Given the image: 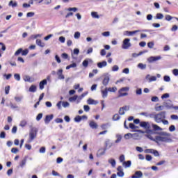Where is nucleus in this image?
I'll use <instances>...</instances> for the list:
<instances>
[{
    "label": "nucleus",
    "instance_id": "nucleus-1",
    "mask_svg": "<svg viewBox=\"0 0 178 178\" xmlns=\"http://www.w3.org/2000/svg\"><path fill=\"white\" fill-rule=\"evenodd\" d=\"M160 136H156L155 137V143L157 144L159 143H172V139L170 137V134L168 132H160Z\"/></svg>",
    "mask_w": 178,
    "mask_h": 178
},
{
    "label": "nucleus",
    "instance_id": "nucleus-2",
    "mask_svg": "<svg viewBox=\"0 0 178 178\" xmlns=\"http://www.w3.org/2000/svg\"><path fill=\"white\" fill-rule=\"evenodd\" d=\"M166 119V112L161 111L159 113L156 114V123H162V120Z\"/></svg>",
    "mask_w": 178,
    "mask_h": 178
},
{
    "label": "nucleus",
    "instance_id": "nucleus-3",
    "mask_svg": "<svg viewBox=\"0 0 178 178\" xmlns=\"http://www.w3.org/2000/svg\"><path fill=\"white\" fill-rule=\"evenodd\" d=\"M37 128H32L29 132V139L28 143H32V141L37 137Z\"/></svg>",
    "mask_w": 178,
    "mask_h": 178
},
{
    "label": "nucleus",
    "instance_id": "nucleus-4",
    "mask_svg": "<svg viewBox=\"0 0 178 178\" xmlns=\"http://www.w3.org/2000/svg\"><path fill=\"white\" fill-rule=\"evenodd\" d=\"M65 10H67V12H70L67 13V15H65V19H69L70 16H73V13L72 12L76 13L77 10H79V9L76 7H73V8H65Z\"/></svg>",
    "mask_w": 178,
    "mask_h": 178
},
{
    "label": "nucleus",
    "instance_id": "nucleus-5",
    "mask_svg": "<svg viewBox=\"0 0 178 178\" xmlns=\"http://www.w3.org/2000/svg\"><path fill=\"white\" fill-rule=\"evenodd\" d=\"M131 47V43H130V39L125 38L122 42V49H129Z\"/></svg>",
    "mask_w": 178,
    "mask_h": 178
},
{
    "label": "nucleus",
    "instance_id": "nucleus-6",
    "mask_svg": "<svg viewBox=\"0 0 178 178\" xmlns=\"http://www.w3.org/2000/svg\"><path fill=\"white\" fill-rule=\"evenodd\" d=\"M162 59V56H150L147 58V62L149 63H152L154 62H156L157 60H161Z\"/></svg>",
    "mask_w": 178,
    "mask_h": 178
},
{
    "label": "nucleus",
    "instance_id": "nucleus-7",
    "mask_svg": "<svg viewBox=\"0 0 178 178\" xmlns=\"http://www.w3.org/2000/svg\"><path fill=\"white\" fill-rule=\"evenodd\" d=\"M140 30H136L134 31H126L124 32V35H127V37H131L134 35V34H136V33H140Z\"/></svg>",
    "mask_w": 178,
    "mask_h": 178
},
{
    "label": "nucleus",
    "instance_id": "nucleus-8",
    "mask_svg": "<svg viewBox=\"0 0 178 178\" xmlns=\"http://www.w3.org/2000/svg\"><path fill=\"white\" fill-rule=\"evenodd\" d=\"M124 137L125 140H130V138H134L135 137H138V134H132L128 133V134H126Z\"/></svg>",
    "mask_w": 178,
    "mask_h": 178
},
{
    "label": "nucleus",
    "instance_id": "nucleus-9",
    "mask_svg": "<svg viewBox=\"0 0 178 178\" xmlns=\"http://www.w3.org/2000/svg\"><path fill=\"white\" fill-rule=\"evenodd\" d=\"M52 119H54L53 114L46 115L44 118L45 124H49V122H51V120H52Z\"/></svg>",
    "mask_w": 178,
    "mask_h": 178
},
{
    "label": "nucleus",
    "instance_id": "nucleus-10",
    "mask_svg": "<svg viewBox=\"0 0 178 178\" xmlns=\"http://www.w3.org/2000/svg\"><path fill=\"white\" fill-rule=\"evenodd\" d=\"M146 80L148 81L149 83H152V81H156V76H152L149 74H147L145 77Z\"/></svg>",
    "mask_w": 178,
    "mask_h": 178
},
{
    "label": "nucleus",
    "instance_id": "nucleus-11",
    "mask_svg": "<svg viewBox=\"0 0 178 178\" xmlns=\"http://www.w3.org/2000/svg\"><path fill=\"white\" fill-rule=\"evenodd\" d=\"M63 70L60 69L58 70L57 75L58 76L59 80H65V75L63 74Z\"/></svg>",
    "mask_w": 178,
    "mask_h": 178
},
{
    "label": "nucleus",
    "instance_id": "nucleus-12",
    "mask_svg": "<svg viewBox=\"0 0 178 178\" xmlns=\"http://www.w3.org/2000/svg\"><path fill=\"white\" fill-rule=\"evenodd\" d=\"M110 80H111V78L109 77V76H104L103 81H102L103 86H104V87H106V86H108V84H109Z\"/></svg>",
    "mask_w": 178,
    "mask_h": 178
},
{
    "label": "nucleus",
    "instance_id": "nucleus-13",
    "mask_svg": "<svg viewBox=\"0 0 178 178\" xmlns=\"http://www.w3.org/2000/svg\"><path fill=\"white\" fill-rule=\"evenodd\" d=\"M140 127H143V129H149V122L143 121L140 122Z\"/></svg>",
    "mask_w": 178,
    "mask_h": 178
},
{
    "label": "nucleus",
    "instance_id": "nucleus-14",
    "mask_svg": "<svg viewBox=\"0 0 178 178\" xmlns=\"http://www.w3.org/2000/svg\"><path fill=\"white\" fill-rule=\"evenodd\" d=\"M106 66H108V63H106V61H102L97 63V67H99V69L106 67Z\"/></svg>",
    "mask_w": 178,
    "mask_h": 178
},
{
    "label": "nucleus",
    "instance_id": "nucleus-15",
    "mask_svg": "<svg viewBox=\"0 0 178 178\" xmlns=\"http://www.w3.org/2000/svg\"><path fill=\"white\" fill-rule=\"evenodd\" d=\"M101 94L102 98L105 99L108 97V89L106 87L104 88V90H101Z\"/></svg>",
    "mask_w": 178,
    "mask_h": 178
},
{
    "label": "nucleus",
    "instance_id": "nucleus-16",
    "mask_svg": "<svg viewBox=\"0 0 178 178\" xmlns=\"http://www.w3.org/2000/svg\"><path fill=\"white\" fill-rule=\"evenodd\" d=\"M143 177V172L136 171L134 175H132L131 178H142Z\"/></svg>",
    "mask_w": 178,
    "mask_h": 178
},
{
    "label": "nucleus",
    "instance_id": "nucleus-17",
    "mask_svg": "<svg viewBox=\"0 0 178 178\" xmlns=\"http://www.w3.org/2000/svg\"><path fill=\"white\" fill-rule=\"evenodd\" d=\"M105 145H106L105 148H106V149H109V148L113 146V143L111 142L110 140H107L105 142Z\"/></svg>",
    "mask_w": 178,
    "mask_h": 178
},
{
    "label": "nucleus",
    "instance_id": "nucleus-18",
    "mask_svg": "<svg viewBox=\"0 0 178 178\" xmlns=\"http://www.w3.org/2000/svg\"><path fill=\"white\" fill-rule=\"evenodd\" d=\"M24 81H26L28 83H33L34 81V79H31V77L29 75H25L23 78Z\"/></svg>",
    "mask_w": 178,
    "mask_h": 178
},
{
    "label": "nucleus",
    "instance_id": "nucleus-19",
    "mask_svg": "<svg viewBox=\"0 0 178 178\" xmlns=\"http://www.w3.org/2000/svg\"><path fill=\"white\" fill-rule=\"evenodd\" d=\"M47 86V79H44L39 83L40 90H44V86Z\"/></svg>",
    "mask_w": 178,
    "mask_h": 178
},
{
    "label": "nucleus",
    "instance_id": "nucleus-20",
    "mask_svg": "<svg viewBox=\"0 0 178 178\" xmlns=\"http://www.w3.org/2000/svg\"><path fill=\"white\" fill-rule=\"evenodd\" d=\"M89 126L91 129H98V124H97L94 121H90L89 123Z\"/></svg>",
    "mask_w": 178,
    "mask_h": 178
},
{
    "label": "nucleus",
    "instance_id": "nucleus-21",
    "mask_svg": "<svg viewBox=\"0 0 178 178\" xmlns=\"http://www.w3.org/2000/svg\"><path fill=\"white\" fill-rule=\"evenodd\" d=\"M147 52H148V51L145 50L143 51H140L138 54L133 53L132 56L133 58H137V56H140V55H143V54H146Z\"/></svg>",
    "mask_w": 178,
    "mask_h": 178
},
{
    "label": "nucleus",
    "instance_id": "nucleus-22",
    "mask_svg": "<svg viewBox=\"0 0 178 178\" xmlns=\"http://www.w3.org/2000/svg\"><path fill=\"white\" fill-rule=\"evenodd\" d=\"M122 166L125 168H130L131 166V161H124L122 163Z\"/></svg>",
    "mask_w": 178,
    "mask_h": 178
},
{
    "label": "nucleus",
    "instance_id": "nucleus-23",
    "mask_svg": "<svg viewBox=\"0 0 178 178\" xmlns=\"http://www.w3.org/2000/svg\"><path fill=\"white\" fill-rule=\"evenodd\" d=\"M36 44L41 48H44V47H45V43L42 42L40 39L36 40Z\"/></svg>",
    "mask_w": 178,
    "mask_h": 178
},
{
    "label": "nucleus",
    "instance_id": "nucleus-24",
    "mask_svg": "<svg viewBox=\"0 0 178 178\" xmlns=\"http://www.w3.org/2000/svg\"><path fill=\"white\" fill-rule=\"evenodd\" d=\"M117 140L115 141V144H119V143H120V141H122V138H123V136H122V135L118 134L115 136Z\"/></svg>",
    "mask_w": 178,
    "mask_h": 178
},
{
    "label": "nucleus",
    "instance_id": "nucleus-25",
    "mask_svg": "<svg viewBox=\"0 0 178 178\" xmlns=\"http://www.w3.org/2000/svg\"><path fill=\"white\" fill-rule=\"evenodd\" d=\"M88 62H91V59L90 58H86L85 59L83 63H82V65L83 66V67H88Z\"/></svg>",
    "mask_w": 178,
    "mask_h": 178
},
{
    "label": "nucleus",
    "instance_id": "nucleus-26",
    "mask_svg": "<svg viewBox=\"0 0 178 178\" xmlns=\"http://www.w3.org/2000/svg\"><path fill=\"white\" fill-rule=\"evenodd\" d=\"M26 162H27V156L24 157L23 159V160L20 162V163H19L20 168H24V166L26 165Z\"/></svg>",
    "mask_w": 178,
    "mask_h": 178
},
{
    "label": "nucleus",
    "instance_id": "nucleus-27",
    "mask_svg": "<svg viewBox=\"0 0 178 178\" xmlns=\"http://www.w3.org/2000/svg\"><path fill=\"white\" fill-rule=\"evenodd\" d=\"M106 151V148L99 149L97 152V156H102V155H105Z\"/></svg>",
    "mask_w": 178,
    "mask_h": 178
},
{
    "label": "nucleus",
    "instance_id": "nucleus-28",
    "mask_svg": "<svg viewBox=\"0 0 178 178\" xmlns=\"http://www.w3.org/2000/svg\"><path fill=\"white\" fill-rule=\"evenodd\" d=\"M107 88V90L108 91V92H116V91H118V88H116V86H114V87H106Z\"/></svg>",
    "mask_w": 178,
    "mask_h": 178
},
{
    "label": "nucleus",
    "instance_id": "nucleus-29",
    "mask_svg": "<svg viewBox=\"0 0 178 178\" xmlns=\"http://www.w3.org/2000/svg\"><path fill=\"white\" fill-rule=\"evenodd\" d=\"M152 127H153V129L155 130V131H162V128H161L159 126L155 124H152Z\"/></svg>",
    "mask_w": 178,
    "mask_h": 178
},
{
    "label": "nucleus",
    "instance_id": "nucleus-30",
    "mask_svg": "<svg viewBox=\"0 0 178 178\" xmlns=\"http://www.w3.org/2000/svg\"><path fill=\"white\" fill-rule=\"evenodd\" d=\"M29 92H35L37 91V86L35 85L31 86V87L29 89Z\"/></svg>",
    "mask_w": 178,
    "mask_h": 178
},
{
    "label": "nucleus",
    "instance_id": "nucleus-31",
    "mask_svg": "<svg viewBox=\"0 0 178 178\" xmlns=\"http://www.w3.org/2000/svg\"><path fill=\"white\" fill-rule=\"evenodd\" d=\"M91 16L93 19H99V15H98V13L95 11L91 13Z\"/></svg>",
    "mask_w": 178,
    "mask_h": 178
},
{
    "label": "nucleus",
    "instance_id": "nucleus-32",
    "mask_svg": "<svg viewBox=\"0 0 178 178\" xmlns=\"http://www.w3.org/2000/svg\"><path fill=\"white\" fill-rule=\"evenodd\" d=\"M108 163H111L113 168H115V166H116V161H115V159H108Z\"/></svg>",
    "mask_w": 178,
    "mask_h": 178
},
{
    "label": "nucleus",
    "instance_id": "nucleus-33",
    "mask_svg": "<svg viewBox=\"0 0 178 178\" xmlns=\"http://www.w3.org/2000/svg\"><path fill=\"white\" fill-rule=\"evenodd\" d=\"M88 105H96L97 104V102H95V100L90 98L88 99L87 101Z\"/></svg>",
    "mask_w": 178,
    "mask_h": 178
},
{
    "label": "nucleus",
    "instance_id": "nucleus-34",
    "mask_svg": "<svg viewBox=\"0 0 178 178\" xmlns=\"http://www.w3.org/2000/svg\"><path fill=\"white\" fill-rule=\"evenodd\" d=\"M41 37H42V34L32 35H31L30 39L31 40H35V39H37L38 38H41Z\"/></svg>",
    "mask_w": 178,
    "mask_h": 178
},
{
    "label": "nucleus",
    "instance_id": "nucleus-35",
    "mask_svg": "<svg viewBox=\"0 0 178 178\" xmlns=\"http://www.w3.org/2000/svg\"><path fill=\"white\" fill-rule=\"evenodd\" d=\"M118 94H119L118 95L119 98H120L121 97H126L129 95V93L123 92L122 91H120V90L118 91Z\"/></svg>",
    "mask_w": 178,
    "mask_h": 178
},
{
    "label": "nucleus",
    "instance_id": "nucleus-36",
    "mask_svg": "<svg viewBox=\"0 0 178 178\" xmlns=\"http://www.w3.org/2000/svg\"><path fill=\"white\" fill-rule=\"evenodd\" d=\"M8 6H12V8H16V6H17V2H13V1H10L8 3Z\"/></svg>",
    "mask_w": 178,
    "mask_h": 178
},
{
    "label": "nucleus",
    "instance_id": "nucleus-37",
    "mask_svg": "<svg viewBox=\"0 0 178 178\" xmlns=\"http://www.w3.org/2000/svg\"><path fill=\"white\" fill-rule=\"evenodd\" d=\"M138 67L141 69V70H144L145 69H147V64L139 63Z\"/></svg>",
    "mask_w": 178,
    "mask_h": 178
},
{
    "label": "nucleus",
    "instance_id": "nucleus-38",
    "mask_svg": "<svg viewBox=\"0 0 178 178\" xmlns=\"http://www.w3.org/2000/svg\"><path fill=\"white\" fill-rule=\"evenodd\" d=\"M156 19H157L158 20H162V19H163V14H162V13H157L156 15Z\"/></svg>",
    "mask_w": 178,
    "mask_h": 178
},
{
    "label": "nucleus",
    "instance_id": "nucleus-39",
    "mask_svg": "<svg viewBox=\"0 0 178 178\" xmlns=\"http://www.w3.org/2000/svg\"><path fill=\"white\" fill-rule=\"evenodd\" d=\"M79 98L78 95H74V97H71L69 98L70 102H74Z\"/></svg>",
    "mask_w": 178,
    "mask_h": 178
},
{
    "label": "nucleus",
    "instance_id": "nucleus-40",
    "mask_svg": "<svg viewBox=\"0 0 178 178\" xmlns=\"http://www.w3.org/2000/svg\"><path fill=\"white\" fill-rule=\"evenodd\" d=\"M27 124V121H26V120H23L20 122L19 123V126L21 127H26V125Z\"/></svg>",
    "mask_w": 178,
    "mask_h": 178
},
{
    "label": "nucleus",
    "instance_id": "nucleus-41",
    "mask_svg": "<svg viewBox=\"0 0 178 178\" xmlns=\"http://www.w3.org/2000/svg\"><path fill=\"white\" fill-rule=\"evenodd\" d=\"M140 127L138 126H136L133 123L129 124V129H131L132 130H136V129H139Z\"/></svg>",
    "mask_w": 178,
    "mask_h": 178
},
{
    "label": "nucleus",
    "instance_id": "nucleus-42",
    "mask_svg": "<svg viewBox=\"0 0 178 178\" xmlns=\"http://www.w3.org/2000/svg\"><path fill=\"white\" fill-rule=\"evenodd\" d=\"M74 122H76V123H80V122H81V116L80 115H76L74 118Z\"/></svg>",
    "mask_w": 178,
    "mask_h": 178
},
{
    "label": "nucleus",
    "instance_id": "nucleus-43",
    "mask_svg": "<svg viewBox=\"0 0 178 178\" xmlns=\"http://www.w3.org/2000/svg\"><path fill=\"white\" fill-rule=\"evenodd\" d=\"M136 95H141L143 94V89L138 88L136 90Z\"/></svg>",
    "mask_w": 178,
    "mask_h": 178
},
{
    "label": "nucleus",
    "instance_id": "nucleus-44",
    "mask_svg": "<svg viewBox=\"0 0 178 178\" xmlns=\"http://www.w3.org/2000/svg\"><path fill=\"white\" fill-rule=\"evenodd\" d=\"M120 119V115L119 114H115L113 117V120L116 122L117 120H119Z\"/></svg>",
    "mask_w": 178,
    "mask_h": 178
},
{
    "label": "nucleus",
    "instance_id": "nucleus-45",
    "mask_svg": "<svg viewBox=\"0 0 178 178\" xmlns=\"http://www.w3.org/2000/svg\"><path fill=\"white\" fill-rule=\"evenodd\" d=\"M149 118H151L152 119H154V120H155L156 118V113L155 112L149 113Z\"/></svg>",
    "mask_w": 178,
    "mask_h": 178
},
{
    "label": "nucleus",
    "instance_id": "nucleus-46",
    "mask_svg": "<svg viewBox=\"0 0 178 178\" xmlns=\"http://www.w3.org/2000/svg\"><path fill=\"white\" fill-rule=\"evenodd\" d=\"M22 52H23V49L19 48L18 50H17L15 53V56H17L18 55H20V54H22Z\"/></svg>",
    "mask_w": 178,
    "mask_h": 178
},
{
    "label": "nucleus",
    "instance_id": "nucleus-47",
    "mask_svg": "<svg viewBox=\"0 0 178 178\" xmlns=\"http://www.w3.org/2000/svg\"><path fill=\"white\" fill-rule=\"evenodd\" d=\"M62 106L63 108H69V106H70V104L67 102H63Z\"/></svg>",
    "mask_w": 178,
    "mask_h": 178
},
{
    "label": "nucleus",
    "instance_id": "nucleus-48",
    "mask_svg": "<svg viewBox=\"0 0 178 178\" xmlns=\"http://www.w3.org/2000/svg\"><path fill=\"white\" fill-rule=\"evenodd\" d=\"M9 91H10V86H6V88H5L6 95H8V94H9Z\"/></svg>",
    "mask_w": 178,
    "mask_h": 178
},
{
    "label": "nucleus",
    "instance_id": "nucleus-49",
    "mask_svg": "<svg viewBox=\"0 0 178 178\" xmlns=\"http://www.w3.org/2000/svg\"><path fill=\"white\" fill-rule=\"evenodd\" d=\"M112 72H118L119 70V66L115 65L111 68Z\"/></svg>",
    "mask_w": 178,
    "mask_h": 178
},
{
    "label": "nucleus",
    "instance_id": "nucleus-50",
    "mask_svg": "<svg viewBox=\"0 0 178 178\" xmlns=\"http://www.w3.org/2000/svg\"><path fill=\"white\" fill-rule=\"evenodd\" d=\"M165 20H167V22H170V20H172V19H175V17L170 16V15H165Z\"/></svg>",
    "mask_w": 178,
    "mask_h": 178
},
{
    "label": "nucleus",
    "instance_id": "nucleus-51",
    "mask_svg": "<svg viewBox=\"0 0 178 178\" xmlns=\"http://www.w3.org/2000/svg\"><path fill=\"white\" fill-rule=\"evenodd\" d=\"M163 80L164 81H165L166 83H169V81H170V76L165 75L163 77Z\"/></svg>",
    "mask_w": 178,
    "mask_h": 178
},
{
    "label": "nucleus",
    "instance_id": "nucleus-52",
    "mask_svg": "<svg viewBox=\"0 0 178 178\" xmlns=\"http://www.w3.org/2000/svg\"><path fill=\"white\" fill-rule=\"evenodd\" d=\"M102 35H103V37H109V35H111V32L109 31L103 32L102 33Z\"/></svg>",
    "mask_w": 178,
    "mask_h": 178
},
{
    "label": "nucleus",
    "instance_id": "nucleus-53",
    "mask_svg": "<svg viewBox=\"0 0 178 178\" xmlns=\"http://www.w3.org/2000/svg\"><path fill=\"white\" fill-rule=\"evenodd\" d=\"M145 137H147V138H149V140H151L152 141H154V143H155V138H154L153 137H152V136H151V134H146V135H145Z\"/></svg>",
    "mask_w": 178,
    "mask_h": 178
},
{
    "label": "nucleus",
    "instance_id": "nucleus-54",
    "mask_svg": "<svg viewBox=\"0 0 178 178\" xmlns=\"http://www.w3.org/2000/svg\"><path fill=\"white\" fill-rule=\"evenodd\" d=\"M53 176H58L59 177L63 178V176L60 175L58 172L53 170L52 171Z\"/></svg>",
    "mask_w": 178,
    "mask_h": 178
},
{
    "label": "nucleus",
    "instance_id": "nucleus-55",
    "mask_svg": "<svg viewBox=\"0 0 178 178\" xmlns=\"http://www.w3.org/2000/svg\"><path fill=\"white\" fill-rule=\"evenodd\" d=\"M80 32H75L74 35V38L76 39V40H79V38H80Z\"/></svg>",
    "mask_w": 178,
    "mask_h": 178
},
{
    "label": "nucleus",
    "instance_id": "nucleus-56",
    "mask_svg": "<svg viewBox=\"0 0 178 178\" xmlns=\"http://www.w3.org/2000/svg\"><path fill=\"white\" fill-rule=\"evenodd\" d=\"M154 149H147L145 150V154H153L154 153Z\"/></svg>",
    "mask_w": 178,
    "mask_h": 178
},
{
    "label": "nucleus",
    "instance_id": "nucleus-57",
    "mask_svg": "<svg viewBox=\"0 0 178 178\" xmlns=\"http://www.w3.org/2000/svg\"><path fill=\"white\" fill-rule=\"evenodd\" d=\"M29 54V49H26L24 50H22V55L23 56H26Z\"/></svg>",
    "mask_w": 178,
    "mask_h": 178
},
{
    "label": "nucleus",
    "instance_id": "nucleus-58",
    "mask_svg": "<svg viewBox=\"0 0 178 178\" xmlns=\"http://www.w3.org/2000/svg\"><path fill=\"white\" fill-rule=\"evenodd\" d=\"M154 45H155V44L154 43V42H149L147 43V47H148V48H150V49L154 48Z\"/></svg>",
    "mask_w": 178,
    "mask_h": 178
},
{
    "label": "nucleus",
    "instance_id": "nucleus-59",
    "mask_svg": "<svg viewBox=\"0 0 178 178\" xmlns=\"http://www.w3.org/2000/svg\"><path fill=\"white\" fill-rule=\"evenodd\" d=\"M41 119H42V113H39L37 117H36V120L37 122H40V120H41Z\"/></svg>",
    "mask_w": 178,
    "mask_h": 178
},
{
    "label": "nucleus",
    "instance_id": "nucleus-60",
    "mask_svg": "<svg viewBox=\"0 0 178 178\" xmlns=\"http://www.w3.org/2000/svg\"><path fill=\"white\" fill-rule=\"evenodd\" d=\"M11 152L13 154H17L19 152V149L16 148V147H13L11 149Z\"/></svg>",
    "mask_w": 178,
    "mask_h": 178
},
{
    "label": "nucleus",
    "instance_id": "nucleus-61",
    "mask_svg": "<svg viewBox=\"0 0 178 178\" xmlns=\"http://www.w3.org/2000/svg\"><path fill=\"white\" fill-rule=\"evenodd\" d=\"M14 79H15L17 80V81H20V74H15Z\"/></svg>",
    "mask_w": 178,
    "mask_h": 178
},
{
    "label": "nucleus",
    "instance_id": "nucleus-62",
    "mask_svg": "<svg viewBox=\"0 0 178 178\" xmlns=\"http://www.w3.org/2000/svg\"><path fill=\"white\" fill-rule=\"evenodd\" d=\"M45 151H46L45 147H40V149H39L40 154H45Z\"/></svg>",
    "mask_w": 178,
    "mask_h": 178
},
{
    "label": "nucleus",
    "instance_id": "nucleus-63",
    "mask_svg": "<svg viewBox=\"0 0 178 178\" xmlns=\"http://www.w3.org/2000/svg\"><path fill=\"white\" fill-rule=\"evenodd\" d=\"M83 109H84L85 112H90V106L84 105Z\"/></svg>",
    "mask_w": 178,
    "mask_h": 178
},
{
    "label": "nucleus",
    "instance_id": "nucleus-64",
    "mask_svg": "<svg viewBox=\"0 0 178 178\" xmlns=\"http://www.w3.org/2000/svg\"><path fill=\"white\" fill-rule=\"evenodd\" d=\"M172 74H174V76H178V69H174L172 70Z\"/></svg>",
    "mask_w": 178,
    "mask_h": 178
}]
</instances>
